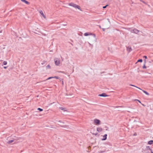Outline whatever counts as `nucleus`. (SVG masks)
<instances>
[{
  "instance_id": "1",
  "label": "nucleus",
  "mask_w": 153,
  "mask_h": 153,
  "mask_svg": "<svg viewBox=\"0 0 153 153\" xmlns=\"http://www.w3.org/2000/svg\"><path fill=\"white\" fill-rule=\"evenodd\" d=\"M70 6H72L76 8H78V9L80 10V7L79 6L77 5L76 4L73 3H71L69 4Z\"/></svg>"
},
{
  "instance_id": "2",
  "label": "nucleus",
  "mask_w": 153,
  "mask_h": 153,
  "mask_svg": "<svg viewBox=\"0 0 153 153\" xmlns=\"http://www.w3.org/2000/svg\"><path fill=\"white\" fill-rule=\"evenodd\" d=\"M55 64L56 65L58 66L60 64L59 60L57 58H56L54 59Z\"/></svg>"
},
{
  "instance_id": "3",
  "label": "nucleus",
  "mask_w": 153,
  "mask_h": 153,
  "mask_svg": "<svg viewBox=\"0 0 153 153\" xmlns=\"http://www.w3.org/2000/svg\"><path fill=\"white\" fill-rule=\"evenodd\" d=\"M131 85V86H134V87H135L137 88H138V89L142 90L143 91L144 93H145L147 95H149V94L147 92V91H145L144 90H142V89H141V88H140L137 87V86H136L134 85H132V84H130L129 85Z\"/></svg>"
},
{
  "instance_id": "4",
  "label": "nucleus",
  "mask_w": 153,
  "mask_h": 153,
  "mask_svg": "<svg viewBox=\"0 0 153 153\" xmlns=\"http://www.w3.org/2000/svg\"><path fill=\"white\" fill-rule=\"evenodd\" d=\"M130 31L131 33L137 34L138 33L140 32V31L137 29H136L134 28L133 29L131 30H130Z\"/></svg>"
},
{
  "instance_id": "5",
  "label": "nucleus",
  "mask_w": 153,
  "mask_h": 153,
  "mask_svg": "<svg viewBox=\"0 0 153 153\" xmlns=\"http://www.w3.org/2000/svg\"><path fill=\"white\" fill-rule=\"evenodd\" d=\"M94 123L97 125H99L100 124V121L99 120L95 119L94 120Z\"/></svg>"
},
{
  "instance_id": "6",
  "label": "nucleus",
  "mask_w": 153,
  "mask_h": 153,
  "mask_svg": "<svg viewBox=\"0 0 153 153\" xmlns=\"http://www.w3.org/2000/svg\"><path fill=\"white\" fill-rule=\"evenodd\" d=\"M100 97H106L108 96V95L106 94L105 93H103L102 94H100L98 95Z\"/></svg>"
},
{
  "instance_id": "7",
  "label": "nucleus",
  "mask_w": 153,
  "mask_h": 153,
  "mask_svg": "<svg viewBox=\"0 0 153 153\" xmlns=\"http://www.w3.org/2000/svg\"><path fill=\"white\" fill-rule=\"evenodd\" d=\"M127 50L128 51L130 52L132 51V49L131 47H127Z\"/></svg>"
},
{
  "instance_id": "8",
  "label": "nucleus",
  "mask_w": 153,
  "mask_h": 153,
  "mask_svg": "<svg viewBox=\"0 0 153 153\" xmlns=\"http://www.w3.org/2000/svg\"><path fill=\"white\" fill-rule=\"evenodd\" d=\"M102 128L100 127H99L97 128V131L98 132H100L102 131Z\"/></svg>"
},
{
  "instance_id": "9",
  "label": "nucleus",
  "mask_w": 153,
  "mask_h": 153,
  "mask_svg": "<svg viewBox=\"0 0 153 153\" xmlns=\"http://www.w3.org/2000/svg\"><path fill=\"white\" fill-rule=\"evenodd\" d=\"M39 13L41 14V15L43 16V17L44 18H45V19L46 18V17L44 14L42 12V10H40L39 11Z\"/></svg>"
},
{
  "instance_id": "10",
  "label": "nucleus",
  "mask_w": 153,
  "mask_h": 153,
  "mask_svg": "<svg viewBox=\"0 0 153 153\" xmlns=\"http://www.w3.org/2000/svg\"><path fill=\"white\" fill-rule=\"evenodd\" d=\"M107 134H105L103 136V138L102 139V140H105L106 139Z\"/></svg>"
},
{
  "instance_id": "11",
  "label": "nucleus",
  "mask_w": 153,
  "mask_h": 153,
  "mask_svg": "<svg viewBox=\"0 0 153 153\" xmlns=\"http://www.w3.org/2000/svg\"><path fill=\"white\" fill-rule=\"evenodd\" d=\"M153 143V140H151L148 142V144L149 145H151Z\"/></svg>"
},
{
  "instance_id": "12",
  "label": "nucleus",
  "mask_w": 153,
  "mask_h": 153,
  "mask_svg": "<svg viewBox=\"0 0 153 153\" xmlns=\"http://www.w3.org/2000/svg\"><path fill=\"white\" fill-rule=\"evenodd\" d=\"M14 141V140H9L7 142V143L8 144H10L12 143Z\"/></svg>"
},
{
  "instance_id": "13",
  "label": "nucleus",
  "mask_w": 153,
  "mask_h": 153,
  "mask_svg": "<svg viewBox=\"0 0 153 153\" xmlns=\"http://www.w3.org/2000/svg\"><path fill=\"white\" fill-rule=\"evenodd\" d=\"M107 20H108V22H109V25H108V26L106 27V29H108V28H109V25H110V21H109V19H107Z\"/></svg>"
},
{
  "instance_id": "14",
  "label": "nucleus",
  "mask_w": 153,
  "mask_h": 153,
  "mask_svg": "<svg viewBox=\"0 0 153 153\" xmlns=\"http://www.w3.org/2000/svg\"><path fill=\"white\" fill-rule=\"evenodd\" d=\"M46 69H50L51 68V66L49 65H48L47 66H46Z\"/></svg>"
},
{
  "instance_id": "15",
  "label": "nucleus",
  "mask_w": 153,
  "mask_h": 153,
  "mask_svg": "<svg viewBox=\"0 0 153 153\" xmlns=\"http://www.w3.org/2000/svg\"><path fill=\"white\" fill-rule=\"evenodd\" d=\"M7 61H4L3 62V64L4 65H6L7 64Z\"/></svg>"
},
{
  "instance_id": "16",
  "label": "nucleus",
  "mask_w": 153,
  "mask_h": 153,
  "mask_svg": "<svg viewBox=\"0 0 153 153\" xmlns=\"http://www.w3.org/2000/svg\"><path fill=\"white\" fill-rule=\"evenodd\" d=\"M146 149H149L150 150V151H151V149H150V147L149 146H147L146 147Z\"/></svg>"
},
{
  "instance_id": "17",
  "label": "nucleus",
  "mask_w": 153,
  "mask_h": 153,
  "mask_svg": "<svg viewBox=\"0 0 153 153\" xmlns=\"http://www.w3.org/2000/svg\"><path fill=\"white\" fill-rule=\"evenodd\" d=\"M89 34H88V33H84V35L85 36H88L89 35Z\"/></svg>"
},
{
  "instance_id": "18",
  "label": "nucleus",
  "mask_w": 153,
  "mask_h": 153,
  "mask_svg": "<svg viewBox=\"0 0 153 153\" xmlns=\"http://www.w3.org/2000/svg\"><path fill=\"white\" fill-rule=\"evenodd\" d=\"M53 77H48V78H47L46 79V80H49V79H53Z\"/></svg>"
},
{
  "instance_id": "19",
  "label": "nucleus",
  "mask_w": 153,
  "mask_h": 153,
  "mask_svg": "<svg viewBox=\"0 0 153 153\" xmlns=\"http://www.w3.org/2000/svg\"><path fill=\"white\" fill-rule=\"evenodd\" d=\"M142 61H143V60L142 59H140L137 60V62H142Z\"/></svg>"
},
{
  "instance_id": "20",
  "label": "nucleus",
  "mask_w": 153,
  "mask_h": 153,
  "mask_svg": "<svg viewBox=\"0 0 153 153\" xmlns=\"http://www.w3.org/2000/svg\"><path fill=\"white\" fill-rule=\"evenodd\" d=\"M37 109L39 110L40 111H43V109H42V108H37Z\"/></svg>"
},
{
  "instance_id": "21",
  "label": "nucleus",
  "mask_w": 153,
  "mask_h": 153,
  "mask_svg": "<svg viewBox=\"0 0 153 153\" xmlns=\"http://www.w3.org/2000/svg\"><path fill=\"white\" fill-rule=\"evenodd\" d=\"M24 3L27 4H29V2L26 0L25 1Z\"/></svg>"
},
{
  "instance_id": "22",
  "label": "nucleus",
  "mask_w": 153,
  "mask_h": 153,
  "mask_svg": "<svg viewBox=\"0 0 153 153\" xmlns=\"http://www.w3.org/2000/svg\"><path fill=\"white\" fill-rule=\"evenodd\" d=\"M61 127H66L67 128H68V126H60Z\"/></svg>"
},
{
  "instance_id": "23",
  "label": "nucleus",
  "mask_w": 153,
  "mask_h": 153,
  "mask_svg": "<svg viewBox=\"0 0 153 153\" xmlns=\"http://www.w3.org/2000/svg\"><path fill=\"white\" fill-rule=\"evenodd\" d=\"M140 1H141V2H142L143 3H144L145 4H146V3L143 1L142 0H140Z\"/></svg>"
},
{
  "instance_id": "24",
  "label": "nucleus",
  "mask_w": 153,
  "mask_h": 153,
  "mask_svg": "<svg viewBox=\"0 0 153 153\" xmlns=\"http://www.w3.org/2000/svg\"><path fill=\"white\" fill-rule=\"evenodd\" d=\"M59 108L62 110H64L65 109V108L62 107H60Z\"/></svg>"
},
{
  "instance_id": "25",
  "label": "nucleus",
  "mask_w": 153,
  "mask_h": 153,
  "mask_svg": "<svg viewBox=\"0 0 153 153\" xmlns=\"http://www.w3.org/2000/svg\"><path fill=\"white\" fill-rule=\"evenodd\" d=\"M46 62V61H44L42 62V64L43 65L45 64Z\"/></svg>"
},
{
  "instance_id": "26",
  "label": "nucleus",
  "mask_w": 153,
  "mask_h": 153,
  "mask_svg": "<svg viewBox=\"0 0 153 153\" xmlns=\"http://www.w3.org/2000/svg\"><path fill=\"white\" fill-rule=\"evenodd\" d=\"M108 6V5H106L105 6H103V8L105 9V8H106V7H107V6Z\"/></svg>"
},
{
  "instance_id": "27",
  "label": "nucleus",
  "mask_w": 153,
  "mask_h": 153,
  "mask_svg": "<svg viewBox=\"0 0 153 153\" xmlns=\"http://www.w3.org/2000/svg\"><path fill=\"white\" fill-rule=\"evenodd\" d=\"M146 68V66H145V64H144V65L143 66V68Z\"/></svg>"
},
{
  "instance_id": "28",
  "label": "nucleus",
  "mask_w": 153,
  "mask_h": 153,
  "mask_svg": "<svg viewBox=\"0 0 153 153\" xmlns=\"http://www.w3.org/2000/svg\"><path fill=\"white\" fill-rule=\"evenodd\" d=\"M53 77V78H56V79H58L59 77L58 76H55L54 77Z\"/></svg>"
},
{
  "instance_id": "29",
  "label": "nucleus",
  "mask_w": 153,
  "mask_h": 153,
  "mask_svg": "<svg viewBox=\"0 0 153 153\" xmlns=\"http://www.w3.org/2000/svg\"><path fill=\"white\" fill-rule=\"evenodd\" d=\"M135 100L137 101H138L140 103H141V102H140V101L138 100Z\"/></svg>"
},
{
  "instance_id": "30",
  "label": "nucleus",
  "mask_w": 153,
  "mask_h": 153,
  "mask_svg": "<svg viewBox=\"0 0 153 153\" xmlns=\"http://www.w3.org/2000/svg\"><path fill=\"white\" fill-rule=\"evenodd\" d=\"M143 57L145 58L146 59H147V57L146 56H143Z\"/></svg>"
},
{
  "instance_id": "31",
  "label": "nucleus",
  "mask_w": 153,
  "mask_h": 153,
  "mask_svg": "<svg viewBox=\"0 0 153 153\" xmlns=\"http://www.w3.org/2000/svg\"><path fill=\"white\" fill-rule=\"evenodd\" d=\"M22 1L24 2L26 0H21Z\"/></svg>"
},
{
  "instance_id": "32",
  "label": "nucleus",
  "mask_w": 153,
  "mask_h": 153,
  "mask_svg": "<svg viewBox=\"0 0 153 153\" xmlns=\"http://www.w3.org/2000/svg\"><path fill=\"white\" fill-rule=\"evenodd\" d=\"M104 152L103 151H100V153H102L103 152Z\"/></svg>"
},
{
  "instance_id": "33",
  "label": "nucleus",
  "mask_w": 153,
  "mask_h": 153,
  "mask_svg": "<svg viewBox=\"0 0 153 153\" xmlns=\"http://www.w3.org/2000/svg\"><path fill=\"white\" fill-rule=\"evenodd\" d=\"M105 28H102V30L103 31H105Z\"/></svg>"
},
{
  "instance_id": "34",
  "label": "nucleus",
  "mask_w": 153,
  "mask_h": 153,
  "mask_svg": "<svg viewBox=\"0 0 153 153\" xmlns=\"http://www.w3.org/2000/svg\"><path fill=\"white\" fill-rule=\"evenodd\" d=\"M7 68V67H5V66H4V69H6Z\"/></svg>"
},
{
  "instance_id": "35",
  "label": "nucleus",
  "mask_w": 153,
  "mask_h": 153,
  "mask_svg": "<svg viewBox=\"0 0 153 153\" xmlns=\"http://www.w3.org/2000/svg\"><path fill=\"white\" fill-rule=\"evenodd\" d=\"M151 152V153H153V152H152V150H151V151H150Z\"/></svg>"
},
{
  "instance_id": "36",
  "label": "nucleus",
  "mask_w": 153,
  "mask_h": 153,
  "mask_svg": "<svg viewBox=\"0 0 153 153\" xmlns=\"http://www.w3.org/2000/svg\"><path fill=\"white\" fill-rule=\"evenodd\" d=\"M99 26L100 28H101V27L100 25H99Z\"/></svg>"
},
{
  "instance_id": "37",
  "label": "nucleus",
  "mask_w": 153,
  "mask_h": 153,
  "mask_svg": "<svg viewBox=\"0 0 153 153\" xmlns=\"http://www.w3.org/2000/svg\"><path fill=\"white\" fill-rule=\"evenodd\" d=\"M94 134L95 135H97V133H96V134Z\"/></svg>"
},
{
  "instance_id": "38",
  "label": "nucleus",
  "mask_w": 153,
  "mask_h": 153,
  "mask_svg": "<svg viewBox=\"0 0 153 153\" xmlns=\"http://www.w3.org/2000/svg\"><path fill=\"white\" fill-rule=\"evenodd\" d=\"M91 148V147L90 146H89L88 147V149H89V148Z\"/></svg>"
},
{
  "instance_id": "39",
  "label": "nucleus",
  "mask_w": 153,
  "mask_h": 153,
  "mask_svg": "<svg viewBox=\"0 0 153 153\" xmlns=\"http://www.w3.org/2000/svg\"><path fill=\"white\" fill-rule=\"evenodd\" d=\"M59 122H62L60 120L59 121Z\"/></svg>"
},
{
  "instance_id": "40",
  "label": "nucleus",
  "mask_w": 153,
  "mask_h": 153,
  "mask_svg": "<svg viewBox=\"0 0 153 153\" xmlns=\"http://www.w3.org/2000/svg\"><path fill=\"white\" fill-rule=\"evenodd\" d=\"M61 58H62V60H63V58H62V57H61Z\"/></svg>"
},
{
  "instance_id": "41",
  "label": "nucleus",
  "mask_w": 153,
  "mask_h": 153,
  "mask_svg": "<svg viewBox=\"0 0 153 153\" xmlns=\"http://www.w3.org/2000/svg\"><path fill=\"white\" fill-rule=\"evenodd\" d=\"M142 104V105L143 106H145V105L144 104Z\"/></svg>"
},
{
  "instance_id": "42",
  "label": "nucleus",
  "mask_w": 153,
  "mask_h": 153,
  "mask_svg": "<svg viewBox=\"0 0 153 153\" xmlns=\"http://www.w3.org/2000/svg\"><path fill=\"white\" fill-rule=\"evenodd\" d=\"M65 25V24L64 25V26H65V25Z\"/></svg>"
},
{
  "instance_id": "43",
  "label": "nucleus",
  "mask_w": 153,
  "mask_h": 153,
  "mask_svg": "<svg viewBox=\"0 0 153 153\" xmlns=\"http://www.w3.org/2000/svg\"><path fill=\"white\" fill-rule=\"evenodd\" d=\"M62 123H64V122H62Z\"/></svg>"
},
{
  "instance_id": "44",
  "label": "nucleus",
  "mask_w": 153,
  "mask_h": 153,
  "mask_svg": "<svg viewBox=\"0 0 153 153\" xmlns=\"http://www.w3.org/2000/svg\"><path fill=\"white\" fill-rule=\"evenodd\" d=\"M44 81H43L42 82H44Z\"/></svg>"
}]
</instances>
